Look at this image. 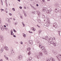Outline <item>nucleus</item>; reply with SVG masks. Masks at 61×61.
Listing matches in <instances>:
<instances>
[{
	"instance_id": "f257e3e1",
	"label": "nucleus",
	"mask_w": 61,
	"mask_h": 61,
	"mask_svg": "<svg viewBox=\"0 0 61 61\" xmlns=\"http://www.w3.org/2000/svg\"><path fill=\"white\" fill-rule=\"evenodd\" d=\"M39 55H38L36 56H37L38 59L39 58H40V56H42L43 55V54H42V53L41 52H40L39 53Z\"/></svg>"
},
{
	"instance_id": "f03ea898",
	"label": "nucleus",
	"mask_w": 61,
	"mask_h": 61,
	"mask_svg": "<svg viewBox=\"0 0 61 61\" xmlns=\"http://www.w3.org/2000/svg\"><path fill=\"white\" fill-rule=\"evenodd\" d=\"M45 22H46L45 23V24L43 25H44V26H46V27L47 26L48 27L50 25V23H47L46 24V21H45Z\"/></svg>"
},
{
	"instance_id": "7ed1b4c3",
	"label": "nucleus",
	"mask_w": 61,
	"mask_h": 61,
	"mask_svg": "<svg viewBox=\"0 0 61 61\" xmlns=\"http://www.w3.org/2000/svg\"><path fill=\"white\" fill-rule=\"evenodd\" d=\"M46 13L48 14H53V13H52V11L51 10H47L46 11Z\"/></svg>"
},
{
	"instance_id": "20e7f679",
	"label": "nucleus",
	"mask_w": 61,
	"mask_h": 61,
	"mask_svg": "<svg viewBox=\"0 0 61 61\" xmlns=\"http://www.w3.org/2000/svg\"><path fill=\"white\" fill-rule=\"evenodd\" d=\"M49 37L47 36H46L42 38V39H45V40H48V38Z\"/></svg>"
},
{
	"instance_id": "39448f33",
	"label": "nucleus",
	"mask_w": 61,
	"mask_h": 61,
	"mask_svg": "<svg viewBox=\"0 0 61 61\" xmlns=\"http://www.w3.org/2000/svg\"><path fill=\"white\" fill-rule=\"evenodd\" d=\"M53 27H55V28H56L57 27V25L56 23H53Z\"/></svg>"
},
{
	"instance_id": "423d86ee",
	"label": "nucleus",
	"mask_w": 61,
	"mask_h": 61,
	"mask_svg": "<svg viewBox=\"0 0 61 61\" xmlns=\"http://www.w3.org/2000/svg\"><path fill=\"white\" fill-rule=\"evenodd\" d=\"M55 12L57 13V12H58L59 11V9L58 8H56V9L55 10Z\"/></svg>"
},
{
	"instance_id": "0eeeda50",
	"label": "nucleus",
	"mask_w": 61,
	"mask_h": 61,
	"mask_svg": "<svg viewBox=\"0 0 61 61\" xmlns=\"http://www.w3.org/2000/svg\"><path fill=\"white\" fill-rule=\"evenodd\" d=\"M5 28L4 27V26H2V25H1L0 26V28L1 30H2V31H3L4 30V29H5Z\"/></svg>"
},
{
	"instance_id": "6e6552de",
	"label": "nucleus",
	"mask_w": 61,
	"mask_h": 61,
	"mask_svg": "<svg viewBox=\"0 0 61 61\" xmlns=\"http://www.w3.org/2000/svg\"><path fill=\"white\" fill-rule=\"evenodd\" d=\"M4 47H3L0 50V53H2L3 51H4Z\"/></svg>"
},
{
	"instance_id": "1a4fd4ad",
	"label": "nucleus",
	"mask_w": 61,
	"mask_h": 61,
	"mask_svg": "<svg viewBox=\"0 0 61 61\" xmlns=\"http://www.w3.org/2000/svg\"><path fill=\"white\" fill-rule=\"evenodd\" d=\"M46 10H47V8L46 7H44L43 8V11L44 12H45V11H46Z\"/></svg>"
},
{
	"instance_id": "9d476101",
	"label": "nucleus",
	"mask_w": 61,
	"mask_h": 61,
	"mask_svg": "<svg viewBox=\"0 0 61 61\" xmlns=\"http://www.w3.org/2000/svg\"><path fill=\"white\" fill-rule=\"evenodd\" d=\"M22 56L21 55L19 56L18 57V58L19 59H22Z\"/></svg>"
},
{
	"instance_id": "9b49d317",
	"label": "nucleus",
	"mask_w": 61,
	"mask_h": 61,
	"mask_svg": "<svg viewBox=\"0 0 61 61\" xmlns=\"http://www.w3.org/2000/svg\"><path fill=\"white\" fill-rule=\"evenodd\" d=\"M33 43V41H30V42H29V44H30V45H32Z\"/></svg>"
},
{
	"instance_id": "f8f14e48",
	"label": "nucleus",
	"mask_w": 61,
	"mask_h": 61,
	"mask_svg": "<svg viewBox=\"0 0 61 61\" xmlns=\"http://www.w3.org/2000/svg\"><path fill=\"white\" fill-rule=\"evenodd\" d=\"M3 36H2V35L0 36V39L1 40V41H2V40H3Z\"/></svg>"
},
{
	"instance_id": "ddd939ff",
	"label": "nucleus",
	"mask_w": 61,
	"mask_h": 61,
	"mask_svg": "<svg viewBox=\"0 0 61 61\" xmlns=\"http://www.w3.org/2000/svg\"><path fill=\"white\" fill-rule=\"evenodd\" d=\"M52 38H49V39H48V41H50V42H52Z\"/></svg>"
},
{
	"instance_id": "4468645a",
	"label": "nucleus",
	"mask_w": 61,
	"mask_h": 61,
	"mask_svg": "<svg viewBox=\"0 0 61 61\" xmlns=\"http://www.w3.org/2000/svg\"><path fill=\"white\" fill-rule=\"evenodd\" d=\"M5 49L6 50H7V51H8L9 50L8 48V47H5Z\"/></svg>"
},
{
	"instance_id": "2eb2a0df",
	"label": "nucleus",
	"mask_w": 61,
	"mask_h": 61,
	"mask_svg": "<svg viewBox=\"0 0 61 61\" xmlns=\"http://www.w3.org/2000/svg\"><path fill=\"white\" fill-rule=\"evenodd\" d=\"M10 35L11 36H13L14 35V33H13V32L12 31H10Z\"/></svg>"
},
{
	"instance_id": "dca6fc26",
	"label": "nucleus",
	"mask_w": 61,
	"mask_h": 61,
	"mask_svg": "<svg viewBox=\"0 0 61 61\" xmlns=\"http://www.w3.org/2000/svg\"><path fill=\"white\" fill-rule=\"evenodd\" d=\"M50 60L53 61H55V59H54L53 58L51 57L50 58Z\"/></svg>"
},
{
	"instance_id": "f3484780",
	"label": "nucleus",
	"mask_w": 61,
	"mask_h": 61,
	"mask_svg": "<svg viewBox=\"0 0 61 61\" xmlns=\"http://www.w3.org/2000/svg\"><path fill=\"white\" fill-rule=\"evenodd\" d=\"M42 17L43 18H45V15L44 14H42Z\"/></svg>"
},
{
	"instance_id": "a211bd4d",
	"label": "nucleus",
	"mask_w": 61,
	"mask_h": 61,
	"mask_svg": "<svg viewBox=\"0 0 61 61\" xmlns=\"http://www.w3.org/2000/svg\"><path fill=\"white\" fill-rule=\"evenodd\" d=\"M31 29L34 31H36V29L34 28L33 27L31 28Z\"/></svg>"
},
{
	"instance_id": "6ab92c4d",
	"label": "nucleus",
	"mask_w": 61,
	"mask_h": 61,
	"mask_svg": "<svg viewBox=\"0 0 61 61\" xmlns=\"http://www.w3.org/2000/svg\"><path fill=\"white\" fill-rule=\"evenodd\" d=\"M23 36H24V37L25 38V37H26V35L24 33L23 34Z\"/></svg>"
},
{
	"instance_id": "aec40b11",
	"label": "nucleus",
	"mask_w": 61,
	"mask_h": 61,
	"mask_svg": "<svg viewBox=\"0 0 61 61\" xmlns=\"http://www.w3.org/2000/svg\"><path fill=\"white\" fill-rule=\"evenodd\" d=\"M36 12H37V14L38 15H40V12L39 11H37Z\"/></svg>"
},
{
	"instance_id": "412c9836",
	"label": "nucleus",
	"mask_w": 61,
	"mask_h": 61,
	"mask_svg": "<svg viewBox=\"0 0 61 61\" xmlns=\"http://www.w3.org/2000/svg\"><path fill=\"white\" fill-rule=\"evenodd\" d=\"M37 21L38 22V23H40L41 22V20H39V19L37 20Z\"/></svg>"
},
{
	"instance_id": "4be33fe9",
	"label": "nucleus",
	"mask_w": 61,
	"mask_h": 61,
	"mask_svg": "<svg viewBox=\"0 0 61 61\" xmlns=\"http://www.w3.org/2000/svg\"><path fill=\"white\" fill-rule=\"evenodd\" d=\"M39 47H40V48H41L42 47V45L41 44H39Z\"/></svg>"
},
{
	"instance_id": "5701e85b",
	"label": "nucleus",
	"mask_w": 61,
	"mask_h": 61,
	"mask_svg": "<svg viewBox=\"0 0 61 61\" xmlns=\"http://www.w3.org/2000/svg\"><path fill=\"white\" fill-rule=\"evenodd\" d=\"M47 23H48V24L50 23V20L49 19H47Z\"/></svg>"
},
{
	"instance_id": "b1692460",
	"label": "nucleus",
	"mask_w": 61,
	"mask_h": 61,
	"mask_svg": "<svg viewBox=\"0 0 61 61\" xmlns=\"http://www.w3.org/2000/svg\"><path fill=\"white\" fill-rule=\"evenodd\" d=\"M31 49V48L30 47L28 48L27 49V51H30Z\"/></svg>"
},
{
	"instance_id": "393cba45",
	"label": "nucleus",
	"mask_w": 61,
	"mask_h": 61,
	"mask_svg": "<svg viewBox=\"0 0 61 61\" xmlns=\"http://www.w3.org/2000/svg\"><path fill=\"white\" fill-rule=\"evenodd\" d=\"M53 45L54 46H56V44L54 42V43L53 44Z\"/></svg>"
},
{
	"instance_id": "a878e982",
	"label": "nucleus",
	"mask_w": 61,
	"mask_h": 61,
	"mask_svg": "<svg viewBox=\"0 0 61 61\" xmlns=\"http://www.w3.org/2000/svg\"><path fill=\"white\" fill-rule=\"evenodd\" d=\"M41 48L42 50H44V49H45V47L42 46V47H41Z\"/></svg>"
},
{
	"instance_id": "bb28decb",
	"label": "nucleus",
	"mask_w": 61,
	"mask_h": 61,
	"mask_svg": "<svg viewBox=\"0 0 61 61\" xmlns=\"http://www.w3.org/2000/svg\"><path fill=\"white\" fill-rule=\"evenodd\" d=\"M28 55H30L31 54V51H29V53H28Z\"/></svg>"
},
{
	"instance_id": "cd10ccee",
	"label": "nucleus",
	"mask_w": 61,
	"mask_h": 61,
	"mask_svg": "<svg viewBox=\"0 0 61 61\" xmlns=\"http://www.w3.org/2000/svg\"><path fill=\"white\" fill-rule=\"evenodd\" d=\"M60 32H61V31H58V34L60 36Z\"/></svg>"
},
{
	"instance_id": "c85d7f7f",
	"label": "nucleus",
	"mask_w": 61,
	"mask_h": 61,
	"mask_svg": "<svg viewBox=\"0 0 61 61\" xmlns=\"http://www.w3.org/2000/svg\"><path fill=\"white\" fill-rule=\"evenodd\" d=\"M54 43V41H52L51 42V44H53Z\"/></svg>"
},
{
	"instance_id": "c756f323",
	"label": "nucleus",
	"mask_w": 61,
	"mask_h": 61,
	"mask_svg": "<svg viewBox=\"0 0 61 61\" xmlns=\"http://www.w3.org/2000/svg\"><path fill=\"white\" fill-rule=\"evenodd\" d=\"M29 33H30V34H33V32H32L30 31H29Z\"/></svg>"
},
{
	"instance_id": "7c9ffc66",
	"label": "nucleus",
	"mask_w": 61,
	"mask_h": 61,
	"mask_svg": "<svg viewBox=\"0 0 61 61\" xmlns=\"http://www.w3.org/2000/svg\"><path fill=\"white\" fill-rule=\"evenodd\" d=\"M13 51V49L11 50V54H12V53H13L12 52H13V53H14V51L12 52V51Z\"/></svg>"
},
{
	"instance_id": "2f4dec72",
	"label": "nucleus",
	"mask_w": 61,
	"mask_h": 61,
	"mask_svg": "<svg viewBox=\"0 0 61 61\" xmlns=\"http://www.w3.org/2000/svg\"><path fill=\"white\" fill-rule=\"evenodd\" d=\"M31 6V7L32 8H34V9H35V8L34 7V6L31 5H30Z\"/></svg>"
},
{
	"instance_id": "473e14b6",
	"label": "nucleus",
	"mask_w": 61,
	"mask_h": 61,
	"mask_svg": "<svg viewBox=\"0 0 61 61\" xmlns=\"http://www.w3.org/2000/svg\"><path fill=\"white\" fill-rule=\"evenodd\" d=\"M46 61H50V59H47L46 60Z\"/></svg>"
},
{
	"instance_id": "72a5a7b5",
	"label": "nucleus",
	"mask_w": 61,
	"mask_h": 61,
	"mask_svg": "<svg viewBox=\"0 0 61 61\" xmlns=\"http://www.w3.org/2000/svg\"><path fill=\"white\" fill-rule=\"evenodd\" d=\"M0 10H1V12H2L3 11H4V10L2 9H0Z\"/></svg>"
},
{
	"instance_id": "f704fd0d",
	"label": "nucleus",
	"mask_w": 61,
	"mask_h": 61,
	"mask_svg": "<svg viewBox=\"0 0 61 61\" xmlns=\"http://www.w3.org/2000/svg\"><path fill=\"white\" fill-rule=\"evenodd\" d=\"M45 55H47V51H45Z\"/></svg>"
},
{
	"instance_id": "c9c22d12",
	"label": "nucleus",
	"mask_w": 61,
	"mask_h": 61,
	"mask_svg": "<svg viewBox=\"0 0 61 61\" xmlns=\"http://www.w3.org/2000/svg\"><path fill=\"white\" fill-rule=\"evenodd\" d=\"M58 56L59 57H60V58H61V55H58Z\"/></svg>"
},
{
	"instance_id": "e433bc0d",
	"label": "nucleus",
	"mask_w": 61,
	"mask_h": 61,
	"mask_svg": "<svg viewBox=\"0 0 61 61\" xmlns=\"http://www.w3.org/2000/svg\"><path fill=\"white\" fill-rule=\"evenodd\" d=\"M12 10H13L14 11H15V8H12Z\"/></svg>"
},
{
	"instance_id": "4c0bfd02",
	"label": "nucleus",
	"mask_w": 61,
	"mask_h": 61,
	"mask_svg": "<svg viewBox=\"0 0 61 61\" xmlns=\"http://www.w3.org/2000/svg\"><path fill=\"white\" fill-rule=\"evenodd\" d=\"M19 8L20 9H22V7L21 6H20L19 7Z\"/></svg>"
},
{
	"instance_id": "58836bf2",
	"label": "nucleus",
	"mask_w": 61,
	"mask_h": 61,
	"mask_svg": "<svg viewBox=\"0 0 61 61\" xmlns=\"http://www.w3.org/2000/svg\"><path fill=\"white\" fill-rule=\"evenodd\" d=\"M55 39H56V38L55 37H54L53 38H52V40H55Z\"/></svg>"
},
{
	"instance_id": "ea45409f",
	"label": "nucleus",
	"mask_w": 61,
	"mask_h": 61,
	"mask_svg": "<svg viewBox=\"0 0 61 61\" xmlns=\"http://www.w3.org/2000/svg\"><path fill=\"white\" fill-rule=\"evenodd\" d=\"M24 14L25 15V17H26V13H24Z\"/></svg>"
},
{
	"instance_id": "a19ab883",
	"label": "nucleus",
	"mask_w": 61,
	"mask_h": 61,
	"mask_svg": "<svg viewBox=\"0 0 61 61\" xmlns=\"http://www.w3.org/2000/svg\"><path fill=\"white\" fill-rule=\"evenodd\" d=\"M5 24L6 26H8V24H7V23H5Z\"/></svg>"
},
{
	"instance_id": "79ce46f5",
	"label": "nucleus",
	"mask_w": 61,
	"mask_h": 61,
	"mask_svg": "<svg viewBox=\"0 0 61 61\" xmlns=\"http://www.w3.org/2000/svg\"><path fill=\"white\" fill-rule=\"evenodd\" d=\"M13 31H14V32H15V29H13Z\"/></svg>"
},
{
	"instance_id": "37998d69",
	"label": "nucleus",
	"mask_w": 61,
	"mask_h": 61,
	"mask_svg": "<svg viewBox=\"0 0 61 61\" xmlns=\"http://www.w3.org/2000/svg\"><path fill=\"white\" fill-rule=\"evenodd\" d=\"M6 57V59L7 60H8V57Z\"/></svg>"
},
{
	"instance_id": "c03bdc74",
	"label": "nucleus",
	"mask_w": 61,
	"mask_h": 61,
	"mask_svg": "<svg viewBox=\"0 0 61 61\" xmlns=\"http://www.w3.org/2000/svg\"><path fill=\"white\" fill-rule=\"evenodd\" d=\"M12 15V14L11 13H9V15H10V16H11V15Z\"/></svg>"
},
{
	"instance_id": "a18cd8bd",
	"label": "nucleus",
	"mask_w": 61,
	"mask_h": 61,
	"mask_svg": "<svg viewBox=\"0 0 61 61\" xmlns=\"http://www.w3.org/2000/svg\"><path fill=\"white\" fill-rule=\"evenodd\" d=\"M39 33H41L42 31H41V30H40L39 31Z\"/></svg>"
},
{
	"instance_id": "49530a36",
	"label": "nucleus",
	"mask_w": 61,
	"mask_h": 61,
	"mask_svg": "<svg viewBox=\"0 0 61 61\" xmlns=\"http://www.w3.org/2000/svg\"><path fill=\"white\" fill-rule=\"evenodd\" d=\"M29 60H32V58H30L29 59Z\"/></svg>"
},
{
	"instance_id": "de8ad7c7",
	"label": "nucleus",
	"mask_w": 61,
	"mask_h": 61,
	"mask_svg": "<svg viewBox=\"0 0 61 61\" xmlns=\"http://www.w3.org/2000/svg\"><path fill=\"white\" fill-rule=\"evenodd\" d=\"M24 27H25V25L24 24H22Z\"/></svg>"
},
{
	"instance_id": "09e8293b",
	"label": "nucleus",
	"mask_w": 61,
	"mask_h": 61,
	"mask_svg": "<svg viewBox=\"0 0 61 61\" xmlns=\"http://www.w3.org/2000/svg\"><path fill=\"white\" fill-rule=\"evenodd\" d=\"M4 27H6V25H4Z\"/></svg>"
},
{
	"instance_id": "8fccbe9b",
	"label": "nucleus",
	"mask_w": 61,
	"mask_h": 61,
	"mask_svg": "<svg viewBox=\"0 0 61 61\" xmlns=\"http://www.w3.org/2000/svg\"><path fill=\"white\" fill-rule=\"evenodd\" d=\"M42 0V2H45V1L44 0Z\"/></svg>"
},
{
	"instance_id": "3c124183",
	"label": "nucleus",
	"mask_w": 61,
	"mask_h": 61,
	"mask_svg": "<svg viewBox=\"0 0 61 61\" xmlns=\"http://www.w3.org/2000/svg\"><path fill=\"white\" fill-rule=\"evenodd\" d=\"M24 9H26V7H25V6H24Z\"/></svg>"
},
{
	"instance_id": "603ef678",
	"label": "nucleus",
	"mask_w": 61,
	"mask_h": 61,
	"mask_svg": "<svg viewBox=\"0 0 61 61\" xmlns=\"http://www.w3.org/2000/svg\"><path fill=\"white\" fill-rule=\"evenodd\" d=\"M36 6H38L39 5H38V4H37L36 5Z\"/></svg>"
},
{
	"instance_id": "864d4df0",
	"label": "nucleus",
	"mask_w": 61,
	"mask_h": 61,
	"mask_svg": "<svg viewBox=\"0 0 61 61\" xmlns=\"http://www.w3.org/2000/svg\"><path fill=\"white\" fill-rule=\"evenodd\" d=\"M7 28H5L4 29H7Z\"/></svg>"
},
{
	"instance_id": "5fc2aeb1",
	"label": "nucleus",
	"mask_w": 61,
	"mask_h": 61,
	"mask_svg": "<svg viewBox=\"0 0 61 61\" xmlns=\"http://www.w3.org/2000/svg\"><path fill=\"white\" fill-rule=\"evenodd\" d=\"M17 23H18V22H16L15 25H17Z\"/></svg>"
},
{
	"instance_id": "6e6d98bb",
	"label": "nucleus",
	"mask_w": 61,
	"mask_h": 61,
	"mask_svg": "<svg viewBox=\"0 0 61 61\" xmlns=\"http://www.w3.org/2000/svg\"><path fill=\"white\" fill-rule=\"evenodd\" d=\"M6 7H7V6H8V5H7V4H6Z\"/></svg>"
},
{
	"instance_id": "4d7b16f0",
	"label": "nucleus",
	"mask_w": 61,
	"mask_h": 61,
	"mask_svg": "<svg viewBox=\"0 0 61 61\" xmlns=\"http://www.w3.org/2000/svg\"><path fill=\"white\" fill-rule=\"evenodd\" d=\"M8 22L9 23H11V21H8Z\"/></svg>"
},
{
	"instance_id": "13d9d810",
	"label": "nucleus",
	"mask_w": 61,
	"mask_h": 61,
	"mask_svg": "<svg viewBox=\"0 0 61 61\" xmlns=\"http://www.w3.org/2000/svg\"><path fill=\"white\" fill-rule=\"evenodd\" d=\"M13 36L14 37H15V35H14Z\"/></svg>"
},
{
	"instance_id": "bf43d9fd",
	"label": "nucleus",
	"mask_w": 61,
	"mask_h": 61,
	"mask_svg": "<svg viewBox=\"0 0 61 61\" xmlns=\"http://www.w3.org/2000/svg\"><path fill=\"white\" fill-rule=\"evenodd\" d=\"M20 17L21 18H22V16H20Z\"/></svg>"
},
{
	"instance_id": "052dcab7",
	"label": "nucleus",
	"mask_w": 61,
	"mask_h": 61,
	"mask_svg": "<svg viewBox=\"0 0 61 61\" xmlns=\"http://www.w3.org/2000/svg\"><path fill=\"white\" fill-rule=\"evenodd\" d=\"M20 44H21L22 45V44H23V42H21L20 43Z\"/></svg>"
},
{
	"instance_id": "680f3d73",
	"label": "nucleus",
	"mask_w": 61,
	"mask_h": 61,
	"mask_svg": "<svg viewBox=\"0 0 61 61\" xmlns=\"http://www.w3.org/2000/svg\"><path fill=\"white\" fill-rule=\"evenodd\" d=\"M19 2H20V0H17Z\"/></svg>"
},
{
	"instance_id": "e2e57ef3",
	"label": "nucleus",
	"mask_w": 61,
	"mask_h": 61,
	"mask_svg": "<svg viewBox=\"0 0 61 61\" xmlns=\"http://www.w3.org/2000/svg\"><path fill=\"white\" fill-rule=\"evenodd\" d=\"M13 20H15V18H13Z\"/></svg>"
},
{
	"instance_id": "0e129e2a",
	"label": "nucleus",
	"mask_w": 61,
	"mask_h": 61,
	"mask_svg": "<svg viewBox=\"0 0 61 61\" xmlns=\"http://www.w3.org/2000/svg\"><path fill=\"white\" fill-rule=\"evenodd\" d=\"M0 61H3V60H2V59H1L0 60Z\"/></svg>"
},
{
	"instance_id": "69168bd1",
	"label": "nucleus",
	"mask_w": 61,
	"mask_h": 61,
	"mask_svg": "<svg viewBox=\"0 0 61 61\" xmlns=\"http://www.w3.org/2000/svg\"><path fill=\"white\" fill-rule=\"evenodd\" d=\"M22 25H23V24H24V22H22Z\"/></svg>"
},
{
	"instance_id": "338daca9",
	"label": "nucleus",
	"mask_w": 61,
	"mask_h": 61,
	"mask_svg": "<svg viewBox=\"0 0 61 61\" xmlns=\"http://www.w3.org/2000/svg\"><path fill=\"white\" fill-rule=\"evenodd\" d=\"M4 57H6V56H5V55H4Z\"/></svg>"
},
{
	"instance_id": "774afa93",
	"label": "nucleus",
	"mask_w": 61,
	"mask_h": 61,
	"mask_svg": "<svg viewBox=\"0 0 61 61\" xmlns=\"http://www.w3.org/2000/svg\"><path fill=\"white\" fill-rule=\"evenodd\" d=\"M10 19H12V18H10Z\"/></svg>"
}]
</instances>
